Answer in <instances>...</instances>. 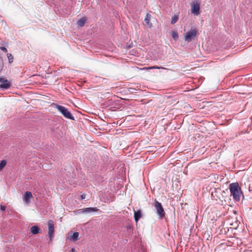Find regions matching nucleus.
Returning <instances> with one entry per match:
<instances>
[{
  "instance_id": "nucleus-1",
  "label": "nucleus",
  "mask_w": 252,
  "mask_h": 252,
  "mask_svg": "<svg viewBox=\"0 0 252 252\" xmlns=\"http://www.w3.org/2000/svg\"><path fill=\"white\" fill-rule=\"evenodd\" d=\"M231 195L235 201H239L242 194L241 188L238 183H232L229 185Z\"/></svg>"
},
{
  "instance_id": "nucleus-2",
  "label": "nucleus",
  "mask_w": 252,
  "mask_h": 252,
  "mask_svg": "<svg viewBox=\"0 0 252 252\" xmlns=\"http://www.w3.org/2000/svg\"><path fill=\"white\" fill-rule=\"evenodd\" d=\"M53 105L65 118L72 120H74V117L65 107L55 103H53Z\"/></svg>"
},
{
  "instance_id": "nucleus-3",
  "label": "nucleus",
  "mask_w": 252,
  "mask_h": 252,
  "mask_svg": "<svg viewBox=\"0 0 252 252\" xmlns=\"http://www.w3.org/2000/svg\"><path fill=\"white\" fill-rule=\"evenodd\" d=\"M154 205L157 210V213L159 218H163L165 216V212L161 204L157 200H155Z\"/></svg>"
},
{
  "instance_id": "nucleus-4",
  "label": "nucleus",
  "mask_w": 252,
  "mask_h": 252,
  "mask_svg": "<svg viewBox=\"0 0 252 252\" xmlns=\"http://www.w3.org/2000/svg\"><path fill=\"white\" fill-rule=\"evenodd\" d=\"M223 193H225L224 191L220 189H215L214 191L212 192V196L214 199L217 200H220L222 201L224 199L223 196L222 195Z\"/></svg>"
},
{
  "instance_id": "nucleus-5",
  "label": "nucleus",
  "mask_w": 252,
  "mask_h": 252,
  "mask_svg": "<svg viewBox=\"0 0 252 252\" xmlns=\"http://www.w3.org/2000/svg\"><path fill=\"white\" fill-rule=\"evenodd\" d=\"M197 31L196 29L191 28L188 32L184 35L185 40L190 42L196 36Z\"/></svg>"
},
{
  "instance_id": "nucleus-6",
  "label": "nucleus",
  "mask_w": 252,
  "mask_h": 252,
  "mask_svg": "<svg viewBox=\"0 0 252 252\" xmlns=\"http://www.w3.org/2000/svg\"><path fill=\"white\" fill-rule=\"evenodd\" d=\"M200 3L197 1H194L191 4V12L195 15L199 14Z\"/></svg>"
},
{
  "instance_id": "nucleus-7",
  "label": "nucleus",
  "mask_w": 252,
  "mask_h": 252,
  "mask_svg": "<svg viewBox=\"0 0 252 252\" xmlns=\"http://www.w3.org/2000/svg\"><path fill=\"white\" fill-rule=\"evenodd\" d=\"M48 235L50 237V241H52V238L54 237V226L53 221L52 220H49L48 221Z\"/></svg>"
},
{
  "instance_id": "nucleus-8",
  "label": "nucleus",
  "mask_w": 252,
  "mask_h": 252,
  "mask_svg": "<svg viewBox=\"0 0 252 252\" xmlns=\"http://www.w3.org/2000/svg\"><path fill=\"white\" fill-rule=\"evenodd\" d=\"M99 211V209L96 207H89L81 209L78 210L77 211L78 213H90L92 212H97Z\"/></svg>"
},
{
  "instance_id": "nucleus-9",
  "label": "nucleus",
  "mask_w": 252,
  "mask_h": 252,
  "mask_svg": "<svg viewBox=\"0 0 252 252\" xmlns=\"http://www.w3.org/2000/svg\"><path fill=\"white\" fill-rule=\"evenodd\" d=\"M0 82H1V84H0V88L1 89H8L11 86V83L7 79L0 78Z\"/></svg>"
},
{
  "instance_id": "nucleus-10",
  "label": "nucleus",
  "mask_w": 252,
  "mask_h": 252,
  "mask_svg": "<svg viewBox=\"0 0 252 252\" xmlns=\"http://www.w3.org/2000/svg\"><path fill=\"white\" fill-rule=\"evenodd\" d=\"M33 197L32 194L30 191H26L23 196V201L26 204L30 202V199Z\"/></svg>"
},
{
  "instance_id": "nucleus-11",
  "label": "nucleus",
  "mask_w": 252,
  "mask_h": 252,
  "mask_svg": "<svg viewBox=\"0 0 252 252\" xmlns=\"http://www.w3.org/2000/svg\"><path fill=\"white\" fill-rule=\"evenodd\" d=\"M151 18V15L149 14H147L144 19L145 25L148 26L150 28H151L153 26L152 23L150 22Z\"/></svg>"
},
{
  "instance_id": "nucleus-12",
  "label": "nucleus",
  "mask_w": 252,
  "mask_h": 252,
  "mask_svg": "<svg viewBox=\"0 0 252 252\" xmlns=\"http://www.w3.org/2000/svg\"><path fill=\"white\" fill-rule=\"evenodd\" d=\"M142 215L141 212L140 210H138L137 211H134V220L136 222L139 220V219L140 218H142Z\"/></svg>"
},
{
  "instance_id": "nucleus-13",
  "label": "nucleus",
  "mask_w": 252,
  "mask_h": 252,
  "mask_svg": "<svg viewBox=\"0 0 252 252\" xmlns=\"http://www.w3.org/2000/svg\"><path fill=\"white\" fill-rule=\"evenodd\" d=\"M87 19L85 17L80 19L77 22V25L79 27H83L85 25Z\"/></svg>"
},
{
  "instance_id": "nucleus-14",
  "label": "nucleus",
  "mask_w": 252,
  "mask_h": 252,
  "mask_svg": "<svg viewBox=\"0 0 252 252\" xmlns=\"http://www.w3.org/2000/svg\"><path fill=\"white\" fill-rule=\"evenodd\" d=\"M70 238L74 242L77 241L79 239V233L77 232H74Z\"/></svg>"
},
{
  "instance_id": "nucleus-15",
  "label": "nucleus",
  "mask_w": 252,
  "mask_h": 252,
  "mask_svg": "<svg viewBox=\"0 0 252 252\" xmlns=\"http://www.w3.org/2000/svg\"><path fill=\"white\" fill-rule=\"evenodd\" d=\"M40 228L37 226H33L31 228V232L33 234H36L39 232Z\"/></svg>"
},
{
  "instance_id": "nucleus-16",
  "label": "nucleus",
  "mask_w": 252,
  "mask_h": 252,
  "mask_svg": "<svg viewBox=\"0 0 252 252\" xmlns=\"http://www.w3.org/2000/svg\"><path fill=\"white\" fill-rule=\"evenodd\" d=\"M171 35L175 41L177 40L179 38L178 33L176 31H172Z\"/></svg>"
},
{
  "instance_id": "nucleus-17",
  "label": "nucleus",
  "mask_w": 252,
  "mask_h": 252,
  "mask_svg": "<svg viewBox=\"0 0 252 252\" xmlns=\"http://www.w3.org/2000/svg\"><path fill=\"white\" fill-rule=\"evenodd\" d=\"M6 164V161L5 160H2L0 162V171L5 167Z\"/></svg>"
},
{
  "instance_id": "nucleus-18",
  "label": "nucleus",
  "mask_w": 252,
  "mask_h": 252,
  "mask_svg": "<svg viewBox=\"0 0 252 252\" xmlns=\"http://www.w3.org/2000/svg\"><path fill=\"white\" fill-rule=\"evenodd\" d=\"M178 20V17L177 15L173 16L171 18V23L174 24Z\"/></svg>"
},
{
  "instance_id": "nucleus-19",
  "label": "nucleus",
  "mask_w": 252,
  "mask_h": 252,
  "mask_svg": "<svg viewBox=\"0 0 252 252\" xmlns=\"http://www.w3.org/2000/svg\"><path fill=\"white\" fill-rule=\"evenodd\" d=\"M7 56L8 59V61L9 63H11L13 62L14 58L12 54L10 53H7Z\"/></svg>"
},
{
  "instance_id": "nucleus-20",
  "label": "nucleus",
  "mask_w": 252,
  "mask_h": 252,
  "mask_svg": "<svg viewBox=\"0 0 252 252\" xmlns=\"http://www.w3.org/2000/svg\"><path fill=\"white\" fill-rule=\"evenodd\" d=\"M165 69L164 67H161V66H150L148 68H145L146 69Z\"/></svg>"
},
{
  "instance_id": "nucleus-21",
  "label": "nucleus",
  "mask_w": 252,
  "mask_h": 252,
  "mask_svg": "<svg viewBox=\"0 0 252 252\" xmlns=\"http://www.w3.org/2000/svg\"><path fill=\"white\" fill-rule=\"evenodd\" d=\"M0 49L4 53H7V49L4 47H0Z\"/></svg>"
},
{
  "instance_id": "nucleus-22",
  "label": "nucleus",
  "mask_w": 252,
  "mask_h": 252,
  "mask_svg": "<svg viewBox=\"0 0 252 252\" xmlns=\"http://www.w3.org/2000/svg\"><path fill=\"white\" fill-rule=\"evenodd\" d=\"M5 208H6V207H5V206L1 205V206H0V209L1 211H5Z\"/></svg>"
},
{
  "instance_id": "nucleus-23",
  "label": "nucleus",
  "mask_w": 252,
  "mask_h": 252,
  "mask_svg": "<svg viewBox=\"0 0 252 252\" xmlns=\"http://www.w3.org/2000/svg\"><path fill=\"white\" fill-rule=\"evenodd\" d=\"M86 197V194H82L80 196V198H81V200H83L84 199H85Z\"/></svg>"
},
{
  "instance_id": "nucleus-24",
  "label": "nucleus",
  "mask_w": 252,
  "mask_h": 252,
  "mask_svg": "<svg viewBox=\"0 0 252 252\" xmlns=\"http://www.w3.org/2000/svg\"><path fill=\"white\" fill-rule=\"evenodd\" d=\"M69 252H77L76 250L74 248H72Z\"/></svg>"
},
{
  "instance_id": "nucleus-25",
  "label": "nucleus",
  "mask_w": 252,
  "mask_h": 252,
  "mask_svg": "<svg viewBox=\"0 0 252 252\" xmlns=\"http://www.w3.org/2000/svg\"><path fill=\"white\" fill-rule=\"evenodd\" d=\"M126 228L127 229H131L132 228V226L131 225L129 224V225H126Z\"/></svg>"
}]
</instances>
